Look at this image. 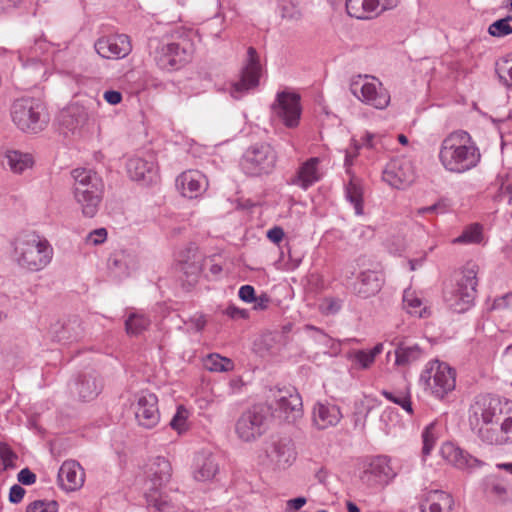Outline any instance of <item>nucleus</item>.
I'll return each mask as SVG.
<instances>
[{"instance_id": "1", "label": "nucleus", "mask_w": 512, "mask_h": 512, "mask_svg": "<svg viewBox=\"0 0 512 512\" xmlns=\"http://www.w3.org/2000/svg\"><path fill=\"white\" fill-rule=\"evenodd\" d=\"M469 423L478 437L489 445L512 443V401L490 395L478 396L469 409Z\"/></svg>"}, {"instance_id": "2", "label": "nucleus", "mask_w": 512, "mask_h": 512, "mask_svg": "<svg viewBox=\"0 0 512 512\" xmlns=\"http://www.w3.org/2000/svg\"><path fill=\"white\" fill-rule=\"evenodd\" d=\"M18 59L27 72L35 79L44 78L49 70L69 74L76 61L75 52L65 44H54L45 37H39L32 44L18 51Z\"/></svg>"}, {"instance_id": "3", "label": "nucleus", "mask_w": 512, "mask_h": 512, "mask_svg": "<svg viewBox=\"0 0 512 512\" xmlns=\"http://www.w3.org/2000/svg\"><path fill=\"white\" fill-rule=\"evenodd\" d=\"M438 158L443 168L454 174L466 173L481 161V152L469 132L458 129L441 142Z\"/></svg>"}, {"instance_id": "4", "label": "nucleus", "mask_w": 512, "mask_h": 512, "mask_svg": "<svg viewBox=\"0 0 512 512\" xmlns=\"http://www.w3.org/2000/svg\"><path fill=\"white\" fill-rule=\"evenodd\" d=\"M71 176L74 180L73 194L82 208V213L86 217H94L104 193V182L101 176L93 169L83 167L73 169Z\"/></svg>"}, {"instance_id": "5", "label": "nucleus", "mask_w": 512, "mask_h": 512, "mask_svg": "<svg viewBox=\"0 0 512 512\" xmlns=\"http://www.w3.org/2000/svg\"><path fill=\"white\" fill-rule=\"evenodd\" d=\"M15 255L21 267L39 271L51 262L53 249L44 237L36 233H25L15 241Z\"/></svg>"}, {"instance_id": "6", "label": "nucleus", "mask_w": 512, "mask_h": 512, "mask_svg": "<svg viewBox=\"0 0 512 512\" xmlns=\"http://www.w3.org/2000/svg\"><path fill=\"white\" fill-rule=\"evenodd\" d=\"M11 117L21 131L32 134L43 131L49 122L46 106L36 98L16 100L11 109Z\"/></svg>"}, {"instance_id": "7", "label": "nucleus", "mask_w": 512, "mask_h": 512, "mask_svg": "<svg viewBox=\"0 0 512 512\" xmlns=\"http://www.w3.org/2000/svg\"><path fill=\"white\" fill-rule=\"evenodd\" d=\"M420 382L433 397L443 399L455 389L456 372L447 363L432 360L422 370Z\"/></svg>"}, {"instance_id": "8", "label": "nucleus", "mask_w": 512, "mask_h": 512, "mask_svg": "<svg viewBox=\"0 0 512 512\" xmlns=\"http://www.w3.org/2000/svg\"><path fill=\"white\" fill-rule=\"evenodd\" d=\"M277 154L268 143H255L244 152L240 165L249 176H261L272 172L276 165Z\"/></svg>"}, {"instance_id": "9", "label": "nucleus", "mask_w": 512, "mask_h": 512, "mask_svg": "<svg viewBox=\"0 0 512 512\" xmlns=\"http://www.w3.org/2000/svg\"><path fill=\"white\" fill-rule=\"evenodd\" d=\"M478 272L479 267L474 262H468L462 268L455 290L452 292V296L447 298L454 310L463 312L472 304L477 293Z\"/></svg>"}, {"instance_id": "10", "label": "nucleus", "mask_w": 512, "mask_h": 512, "mask_svg": "<svg viewBox=\"0 0 512 512\" xmlns=\"http://www.w3.org/2000/svg\"><path fill=\"white\" fill-rule=\"evenodd\" d=\"M191 43L185 37L176 40H163L155 51L157 66L166 71L180 69L188 62L191 54Z\"/></svg>"}, {"instance_id": "11", "label": "nucleus", "mask_w": 512, "mask_h": 512, "mask_svg": "<svg viewBox=\"0 0 512 512\" xmlns=\"http://www.w3.org/2000/svg\"><path fill=\"white\" fill-rule=\"evenodd\" d=\"M351 93L362 103L383 110L390 103V94L375 77L359 75L350 84Z\"/></svg>"}, {"instance_id": "12", "label": "nucleus", "mask_w": 512, "mask_h": 512, "mask_svg": "<svg viewBox=\"0 0 512 512\" xmlns=\"http://www.w3.org/2000/svg\"><path fill=\"white\" fill-rule=\"evenodd\" d=\"M271 114L275 121L288 129L299 126L302 116L301 97L298 93L279 91L271 104Z\"/></svg>"}, {"instance_id": "13", "label": "nucleus", "mask_w": 512, "mask_h": 512, "mask_svg": "<svg viewBox=\"0 0 512 512\" xmlns=\"http://www.w3.org/2000/svg\"><path fill=\"white\" fill-rule=\"evenodd\" d=\"M269 408L263 404L254 405L243 412L235 424V432L239 439L251 442L260 437L266 430Z\"/></svg>"}, {"instance_id": "14", "label": "nucleus", "mask_w": 512, "mask_h": 512, "mask_svg": "<svg viewBox=\"0 0 512 512\" xmlns=\"http://www.w3.org/2000/svg\"><path fill=\"white\" fill-rule=\"evenodd\" d=\"M262 67L257 51L253 47L247 50V59L242 68L240 79L229 85L232 98L239 100L259 85Z\"/></svg>"}, {"instance_id": "15", "label": "nucleus", "mask_w": 512, "mask_h": 512, "mask_svg": "<svg viewBox=\"0 0 512 512\" xmlns=\"http://www.w3.org/2000/svg\"><path fill=\"white\" fill-rule=\"evenodd\" d=\"M131 408L137 423L144 428L151 429L160 421L158 398L154 393L148 391L138 393Z\"/></svg>"}, {"instance_id": "16", "label": "nucleus", "mask_w": 512, "mask_h": 512, "mask_svg": "<svg viewBox=\"0 0 512 512\" xmlns=\"http://www.w3.org/2000/svg\"><path fill=\"white\" fill-rule=\"evenodd\" d=\"M415 176L413 162L408 158L398 157L387 163L382 179L393 188L403 189L414 182Z\"/></svg>"}, {"instance_id": "17", "label": "nucleus", "mask_w": 512, "mask_h": 512, "mask_svg": "<svg viewBox=\"0 0 512 512\" xmlns=\"http://www.w3.org/2000/svg\"><path fill=\"white\" fill-rule=\"evenodd\" d=\"M274 399L278 418L293 423L302 417V399L294 389H280L275 393Z\"/></svg>"}, {"instance_id": "18", "label": "nucleus", "mask_w": 512, "mask_h": 512, "mask_svg": "<svg viewBox=\"0 0 512 512\" xmlns=\"http://www.w3.org/2000/svg\"><path fill=\"white\" fill-rule=\"evenodd\" d=\"M97 54L104 59H122L132 50L130 39L125 34H111L98 38L94 44Z\"/></svg>"}, {"instance_id": "19", "label": "nucleus", "mask_w": 512, "mask_h": 512, "mask_svg": "<svg viewBox=\"0 0 512 512\" xmlns=\"http://www.w3.org/2000/svg\"><path fill=\"white\" fill-rule=\"evenodd\" d=\"M359 149L360 146L355 143L351 149L346 151L344 159L346 173L351 176L350 181L345 185V198L353 206L356 215L363 214V190L352 176L351 168L354 159L358 156Z\"/></svg>"}, {"instance_id": "20", "label": "nucleus", "mask_w": 512, "mask_h": 512, "mask_svg": "<svg viewBox=\"0 0 512 512\" xmlns=\"http://www.w3.org/2000/svg\"><path fill=\"white\" fill-rule=\"evenodd\" d=\"M145 488H163L172 477V465L162 456L151 458L145 466Z\"/></svg>"}, {"instance_id": "21", "label": "nucleus", "mask_w": 512, "mask_h": 512, "mask_svg": "<svg viewBox=\"0 0 512 512\" xmlns=\"http://www.w3.org/2000/svg\"><path fill=\"white\" fill-rule=\"evenodd\" d=\"M396 476V472L390 465V460L385 456L372 459L363 471L361 479L370 486L385 485Z\"/></svg>"}, {"instance_id": "22", "label": "nucleus", "mask_w": 512, "mask_h": 512, "mask_svg": "<svg viewBox=\"0 0 512 512\" xmlns=\"http://www.w3.org/2000/svg\"><path fill=\"white\" fill-rule=\"evenodd\" d=\"M127 173L134 181L150 184L157 179V165L153 155H148L146 158L134 156L128 159Z\"/></svg>"}, {"instance_id": "23", "label": "nucleus", "mask_w": 512, "mask_h": 512, "mask_svg": "<svg viewBox=\"0 0 512 512\" xmlns=\"http://www.w3.org/2000/svg\"><path fill=\"white\" fill-rule=\"evenodd\" d=\"M342 417L340 407L328 401H318L312 409V423L318 430L337 426Z\"/></svg>"}, {"instance_id": "24", "label": "nucleus", "mask_w": 512, "mask_h": 512, "mask_svg": "<svg viewBox=\"0 0 512 512\" xmlns=\"http://www.w3.org/2000/svg\"><path fill=\"white\" fill-rule=\"evenodd\" d=\"M58 120L64 133H81L88 122V112L85 107L72 104L60 112Z\"/></svg>"}, {"instance_id": "25", "label": "nucleus", "mask_w": 512, "mask_h": 512, "mask_svg": "<svg viewBox=\"0 0 512 512\" xmlns=\"http://www.w3.org/2000/svg\"><path fill=\"white\" fill-rule=\"evenodd\" d=\"M85 481V472L75 460L64 461L58 471V483L65 491L80 489Z\"/></svg>"}, {"instance_id": "26", "label": "nucleus", "mask_w": 512, "mask_h": 512, "mask_svg": "<svg viewBox=\"0 0 512 512\" xmlns=\"http://www.w3.org/2000/svg\"><path fill=\"white\" fill-rule=\"evenodd\" d=\"M176 186L184 197L193 199L206 190L207 179L198 170H188L177 177Z\"/></svg>"}, {"instance_id": "27", "label": "nucleus", "mask_w": 512, "mask_h": 512, "mask_svg": "<svg viewBox=\"0 0 512 512\" xmlns=\"http://www.w3.org/2000/svg\"><path fill=\"white\" fill-rule=\"evenodd\" d=\"M320 158L311 157L303 162L297 172L288 180L291 185H296L304 190L320 180Z\"/></svg>"}, {"instance_id": "28", "label": "nucleus", "mask_w": 512, "mask_h": 512, "mask_svg": "<svg viewBox=\"0 0 512 512\" xmlns=\"http://www.w3.org/2000/svg\"><path fill=\"white\" fill-rule=\"evenodd\" d=\"M217 458L210 452H201L195 456L193 464V478L199 482L213 480L219 473Z\"/></svg>"}, {"instance_id": "29", "label": "nucleus", "mask_w": 512, "mask_h": 512, "mask_svg": "<svg viewBox=\"0 0 512 512\" xmlns=\"http://www.w3.org/2000/svg\"><path fill=\"white\" fill-rule=\"evenodd\" d=\"M441 456L451 465L459 468L466 469L479 465V461L465 452L452 442H446L441 446Z\"/></svg>"}, {"instance_id": "30", "label": "nucleus", "mask_w": 512, "mask_h": 512, "mask_svg": "<svg viewBox=\"0 0 512 512\" xmlns=\"http://www.w3.org/2000/svg\"><path fill=\"white\" fill-rule=\"evenodd\" d=\"M454 501L452 496L442 490H431L425 493L420 503L422 512H450Z\"/></svg>"}, {"instance_id": "31", "label": "nucleus", "mask_w": 512, "mask_h": 512, "mask_svg": "<svg viewBox=\"0 0 512 512\" xmlns=\"http://www.w3.org/2000/svg\"><path fill=\"white\" fill-rule=\"evenodd\" d=\"M383 279L381 275L375 271L362 272L355 284L356 293L363 297L368 298L376 295L382 287Z\"/></svg>"}, {"instance_id": "32", "label": "nucleus", "mask_w": 512, "mask_h": 512, "mask_svg": "<svg viewBox=\"0 0 512 512\" xmlns=\"http://www.w3.org/2000/svg\"><path fill=\"white\" fill-rule=\"evenodd\" d=\"M378 0H346L347 14L359 20L371 19L378 15Z\"/></svg>"}, {"instance_id": "33", "label": "nucleus", "mask_w": 512, "mask_h": 512, "mask_svg": "<svg viewBox=\"0 0 512 512\" xmlns=\"http://www.w3.org/2000/svg\"><path fill=\"white\" fill-rule=\"evenodd\" d=\"M163 488H145V499L149 507L158 512H170L174 509V503Z\"/></svg>"}, {"instance_id": "34", "label": "nucleus", "mask_w": 512, "mask_h": 512, "mask_svg": "<svg viewBox=\"0 0 512 512\" xmlns=\"http://www.w3.org/2000/svg\"><path fill=\"white\" fill-rule=\"evenodd\" d=\"M5 159L10 170L15 174H22L34 165L32 154L18 150H8L5 153Z\"/></svg>"}, {"instance_id": "35", "label": "nucleus", "mask_w": 512, "mask_h": 512, "mask_svg": "<svg viewBox=\"0 0 512 512\" xmlns=\"http://www.w3.org/2000/svg\"><path fill=\"white\" fill-rule=\"evenodd\" d=\"M383 351V344L378 343L370 350H356L348 354V359L357 369H368L375 362V358Z\"/></svg>"}, {"instance_id": "36", "label": "nucleus", "mask_w": 512, "mask_h": 512, "mask_svg": "<svg viewBox=\"0 0 512 512\" xmlns=\"http://www.w3.org/2000/svg\"><path fill=\"white\" fill-rule=\"evenodd\" d=\"M403 305L407 312L413 316L424 317L428 313L422 299L415 291L410 289L404 291Z\"/></svg>"}, {"instance_id": "37", "label": "nucleus", "mask_w": 512, "mask_h": 512, "mask_svg": "<svg viewBox=\"0 0 512 512\" xmlns=\"http://www.w3.org/2000/svg\"><path fill=\"white\" fill-rule=\"evenodd\" d=\"M381 394L389 401L399 405L408 414H413L411 391L409 387L400 390L387 391L383 390Z\"/></svg>"}, {"instance_id": "38", "label": "nucleus", "mask_w": 512, "mask_h": 512, "mask_svg": "<svg viewBox=\"0 0 512 512\" xmlns=\"http://www.w3.org/2000/svg\"><path fill=\"white\" fill-rule=\"evenodd\" d=\"M270 456L278 464H288L294 459V450L289 441H278L273 444Z\"/></svg>"}, {"instance_id": "39", "label": "nucleus", "mask_w": 512, "mask_h": 512, "mask_svg": "<svg viewBox=\"0 0 512 512\" xmlns=\"http://www.w3.org/2000/svg\"><path fill=\"white\" fill-rule=\"evenodd\" d=\"M204 366L212 372H229L234 369V363L231 359L217 353L209 354L204 359Z\"/></svg>"}, {"instance_id": "40", "label": "nucleus", "mask_w": 512, "mask_h": 512, "mask_svg": "<svg viewBox=\"0 0 512 512\" xmlns=\"http://www.w3.org/2000/svg\"><path fill=\"white\" fill-rule=\"evenodd\" d=\"M487 491L498 500H506L509 494L508 481L501 476L491 475L488 479Z\"/></svg>"}, {"instance_id": "41", "label": "nucleus", "mask_w": 512, "mask_h": 512, "mask_svg": "<svg viewBox=\"0 0 512 512\" xmlns=\"http://www.w3.org/2000/svg\"><path fill=\"white\" fill-rule=\"evenodd\" d=\"M438 440L437 425L430 423L422 432V456L425 458L430 455Z\"/></svg>"}, {"instance_id": "42", "label": "nucleus", "mask_w": 512, "mask_h": 512, "mask_svg": "<svg viewBox=\"0 0 512 512\" xmlns=\"http://www.w3.org/2000/svg\"><path fill=\"white\" fill-rule=\"evenodd\" d=\"M150 325V320L142 314H131L126 320L125 326L128 334L137 335Z\"/></svg>"}, {"instance_id": "43", "label": "nucleus", "mask_w": 512, "mask_h": 512, "mask_svg": "<svg viewBox=\"0 0 512 512\" xmlns=\"http://www.w3.org/2000/svg\"><path fill=\"white\" fill-rule=\"evenodd\" d=\"M396 364L407 365L416 361L421 356V350L418 346H400L396 352Z\"/></svg>"}, {"instance_id": "44", "label": "nucleus", "mask_w": 512, "mask_h": 512, "mask_svg": "<svg viewBox=\"0 0 512 512\" xmlns=\"http://www.w3.org/2000/svg\"><path fill=\"white\" fill-rule=\"evenodd\" d=\"M488 33L493 37H505L512 34V17L498 19L488 27Z\"/></svg>"}, {"instance_id": "45", "label": "nucleus", "mask_w": 512, "mask_h": 512, "mask_svg": "<svg viewBox=\"0 0 512 512\" xmlns=\"http://www.w3.org/2000/svg\"><path fill=\"white\" fill-rule=\"evenodd\" d=\"M481 226H470L463 233L453 240L456 244H478L483 240Z\"/></svg>"}, {"instance_id": "46", "label": "nucleus", "mask_w": 512, "mask_h": 512, "mask_svg": "<svg viewBox=\"0 0 512 512\" xmlns=\"http://www.w3.org/2000/svg\"><path fill=\"white\" fill-rule=\"evenodd\" d=\"M189 414V411L183 405L178 406L176 413L170 422L172 429L177 431L179 434L186 432L189 428Z\"/></svg>"}, {"instance_id": "47", "label": "nucleus", "mask_w": 512, "mask_h": 512, "mask_svg": "<svg viewBox=\"0 0 512 512\" xmlns=\"http://www.w3.org/2000/svg\"><path fill=\"white\" fill-rule=\"evenodd\" d=\"M496 73L507 87H512V60L496 64Z\"/></svg>"}, {"instance_id": "48", "label": "nucleus", "mask_w": 512, "mask_h": 512, "mask_svg": "<svg viewBox=\"0 0 512 512\" xmlns=\"http://www.w3.org/2000/svg\"><path fill=\"white\" fill-rule=\"evenodd\" d=\"M58 503L56 501L38 500L31 503L26 512H57Z\"/></svg>"}, {"instance_id": "49", "label": "nucleus", "mask_w": 512, "mask_h": 512, "mask_svg": "<svg viewBox=\"0 0 512 512\" xmlns=\"http://www.w3.org/2000/svg\"><path fill=\"white\" fill-rule=\"evenodd\" d=\"M31 6V0H0V8L5 12H9L13 9L28 12Z\"/></svg>"}, {"instance_id": "50", "label": "nucleus", "mask_w": 512, "mask_h": 512, "mask_svg": "<svg viewBox=\"0 0 512 512\" xmlns=\"http://www.w3.org/2000/svg\"><path fill=\"white\" fill-rule=\"evenodd\" d=\"M492 309L498 313L507 312L512 316V293H508L501 298L496 299Z\"/></svg>"}, {"instance_id": "51", "label": "nucleus", "mask_w": 512, "mask_h": 512, "mask_svg": "<svg viewBox=\"0 0 512 512\" xmlns=\"http://www.w3.org/2000/svg\"><path fill=\"white\" fill-rule=\"evenodd\" d=\"M0 457L4 469L14 467V461L17 459V456L6 443L0 444Z\"/></svg>"}, {"instance_id": "52", "label": "nucleus", "mask_w": 512, "mask_h": 512, "mask_svg": "<svg viewBox=\"0 0 512 512\" xmlns=\"http://www.w3.org/2000/svg\"><path fill=\"white\" fill-rule=\"evenodd\" d=\"M236 210L243 214H253L260 212L258 204L252 202L250 199H236Z\"/></svg>"}, {"instance_id": "53", "label": "nucleus", "mask_w": 512, "mask_h": 512, "mask_svg": "<svg viewBox=\"0 0 512 512\" xmlns=\"http://www.w3.org/2000/svg\"><path fill=\"white\" fill-rule=\"evenodd\" d=\"M281 13L283 18L296 19L300 16L298 9L286 0L281 3Z\"/></svg>"}, {"instance_id": "54", "label": "nucleus", "mask_w": 512, "mask_h": 512, "mask_svg": "<svg viewBox=\"0 0 512 512\" xmlns=\"http://www.w3.org/2000/svg\"><path fill=\"white\" fill-rule=\"evenodd\" d=\"M447 211V207L443 202H437L433 205L423 207L417 210L419 215L424 214H443Z\"/></svg>"}, {"instance_id": "55", "label": "nucleus", "mask_w": 512, "mask_h": 512, "mask_svg": "<svg viewBox=\"0 0 512 512\" xmlns=\"http://www.w3.org/2000/svg\"><path fill=\"white\" fill-rule=\"evenodd\" d=\"M381 142V137L379 135H376V134H373V133H369L367 132L363 137H362V143L361 144H358L360 147L361 146H364V147H367L369 149H377L378 147V144Z\"/></svg>"}, {"instance_id": "56", "label": "nucleus", "mask_w": 512, "mask_h": 512, "mask_svg": "<svg viewBox=\"0 0 512 512\" xmlns=\"http://www.w3.org/2000/svg\"><path fill=\"white\" fill-rule=\"evenodd\" d=\"M93 388L91 389L89 381H87V387L84 382H81L78 387V392L83 399H90L98 394L97 386L95 382H92Z\"/></svg>"}, {"instance_id": "57", "label": "nucleus", "mask_w": 512, "mask_h": 512, "mask_svg": "<svg viewBox=\"0 0 512 512\" xmlns=\"http://www.w3.org/2000/svg\"><path fill=\"white\" fill-rule=\"evenodd\" d=\"M238 296L242 301L252 303L255 300V289L251 285H243L239 289Z\"/></svg>"}, {"instance_id": "58", "label": "nucleus", "mask_w": 512, "mask_h": 512, "mask_svg": "<svg viewBox=\"0 0 512 512\" xmlns=\"http://www.w3.org/2000/svg\"><path fill=\"white\" fill-rule=\"evenodd\" d=\"M107 238V231L105 228H99V229H96L94 230L93 232H91L88 237H87V240L88 242L94 244V245H97V244H101L103 243Z\"/></svg>"}, {"instance_id": "59", "label": "nucleus", "mask_w": 512, "mask_h": 512, "mask_svg": "<svg viewBox=\"0 0 512 512\" xmlns=\"http://www.w3.org/2000/svg\"><path fill=\"white\" fill-rule=\"evenodd\" d=\"M18 481L23 485H32L36 481V475L28 468L22 469L18 473Z\"/></svg>"}, {"instance_id": "60", "label": "nucleus", "mask_w": 512, "mask_h": 512, "mask_svg": "<svg viewBox=\"0 0 512 512\" xmlns=\"http://www.w3.org/2000/svg\"><path fill=\"white\" fill-rule=\"evenodd\" d=\"M501 364L507 372L512 374V345L504 350L501 356Z\"/></svg>"}, {"instance_id": "61", "label": "nucleus", "mask_w": 512, "mask_h": 512, "mask_svg": "<svg viewBox=\"0 0 512 512\" xmlns=\"http://www.w3.org/2000/svg\"><path fill=\"white\" fill-rule=\"evenodd\" d=\"M25 495V490L20 485H13L10 488L9 500L12 503H19L22 501Z\"/></svg>"}, {"instance_id": "62", "label": "nucleus", "mask_w": 512, "mask_h": 512, "mask_svg": "<svg viewBox=\"0 0 512 512\" xmlns=\"http://www.w3.org/2000/svg\"><path fill=\"white\" fill-rule=\"evenodd\" d=\"M105 101L111 105H117L122 101V94L117 90H107L103 94Z\"/></svg>"}, {"instance_id": "63", "label": "nucleus", "mask_w": 512, "mask_h": 512, "mask_svg": "<svg viewBox=\"0 0 512 512\" xmlns=\"http://www.w3.org/2000/svg\"><path fill=\"white\" fill-rule=\"evenodd\" d=\"M271 300L270 297L263 293L260 296H255V300H253L252 303H254L253 309L254 310H265L268 308Z\"/></svg>"}, {"instance_id": "64", "label": "nucleus", "mask_w": 512, "mask_h": 512, "mask_svg": "<svg viewBox=\"0 0 512 512\" xmlns=\"http://www.w3.org/2000/svg\"><path fill=\"white\" fill-rule=\"evenodd\" d=\"M499 197L502 200L507 201L508 204L512 205V181H507L506 183L502 184Z\"/></svg>"}]
</instances>
